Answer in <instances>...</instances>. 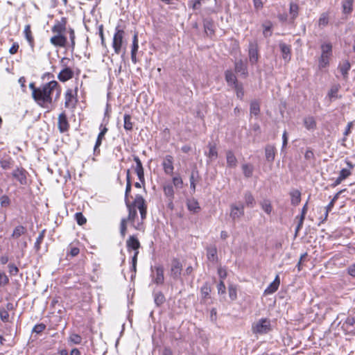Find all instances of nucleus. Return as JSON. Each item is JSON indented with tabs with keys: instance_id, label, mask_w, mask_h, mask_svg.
I'll list each match as a JSON object with an SVG mask.
<instances>
[{
	"instance_id": "aec40b11",
	"label": "nucleus",
	"mask_w": 355,
	"mask_h": 355,
	"mask_svg": "<svg viewBox=\"0 0 355 355\" xmlns=\"http://www.w3.org/2000/svg\"><path fill=\"white\" fill-rule=\"evenodd\" d=\"M340 84H334L331 86L328 93H327V97L329 98L330 101H332L333 100L340 98L342 96L341 95H338V92L340 89Z\"/></svg>"
},
{
	"instance_id": "680f3d73",
	"label": "nucleus",
	"mask_w": 355,
	"mask_h": 355,
	"mask_svg": "<svg viewBox=\"0 0 355 355\" xmlns=\"http://www.w3.org/2000/svg\"><path fill=\"white\" fill-rule=\"evenodd\" d=\"M8 272L10 275L15 276L18 274L19 270L17 266H15L14 263H9L8 266Z\"/></svg>"
},
{
	"instance_id": "f03ea898",
	"label": "nucleus",
	"mask_w": 355,
	"mask_h": 355,
	"mask_svg": "<svg viewBox=\"0 0 355 355\" xmlns=\"http://www.w3.org/2000/svg\"><path fill=\"white\" fill-rule=\"evenodd\" d=\"M67 24L68 19L65 17L55 21L54 25L51 27L53 35L50 38V42L58 48H65L69 45L73 51L76 46V33L74 29L71 27L67 29Z\"/></svg>"
},
{
	"instance_id": "0e129e2a",
	"label": "nucleus",
	"mask_w": 355,
	"mask_h": 355,
	"mask_svg": "<svg viewBox=\"0 0 355 355\" xmlns=\"http://www.w3.org/2000/svg\"><path fill=\"white\" fill-rule=\"evenodd\" d=\"M218 293V294H225L226 292V287L225 283L223 280H220L219 283L217 285Z\"/></svg>"
},
{
	"instance_id": "f3484780",
	"label": "nucleus",
	"mask_w": 355,
	"mask_h": 355,
	"mask_svg": "<svg viewBox=\"0 0 355 355\" xmlns=\"http://www.w3.org/2000/svg\"><path fill=\"white\" fill-rule=\"evenodd\" d=\"M141 247V244L138 239L132 235L130 236L128 239L126 241V248L128 252H130L131 251L139 252V249Z\"/></svg>"
},
{
	"instance_id": "2eb2a0df",
	"label": "nucleus",
	"mask_w": 355,
	"mask_h": 355,
	"mask_svg": "<svg viewBox=\"0 0 355 355\" xmlns=\"http://www.w3.org/2000/svg\"><path fill=\"white\" fill-rule=\"evenodd\" d=\"M153 282L157 285H162L164 282V268L161 265L155 266L153 270Z\"/></svg>"
},
{
	"instance_id": "79ce46f5",
	"label": "nucleus",
	"mask_w": 355,
	"mask_h": 355,
	"mask_svg": "<svg viewBox=\"0 0 355 355\" xmlns=\"http://www.w3.org/2000/svg\"><path fill=\"white\" fill-rule=\"evenodd\" d=\"M209 153L207 157L211 159H215L218 157V151L216 144H209Z\"/></svg>"
},
{
	"instance_id": "473e14b6",
	"label": "nucleus",
	"mask_w": 355,
	"mask_h": 355,
	"mask_svg": "<svg viewBox=\"0 0 355 355\" xmlns=\"http://www.w3.org/2000/svg\"><path fill=\"white\" fill-rule=\"evenodd\" d=\"M300 7L297 3L291 2L289 5V15L291 19L293 21L298 17Z\"/></svg>"
},
{
	"instance_id": "338daca9",
	"label": "nucleus",
	"mask_w": 355,
	"mask_h": 355,
	"mask_svg": "<svg viewBox=\"0 0 355 355\" xmlns=\"http://www.w3.org/2000/svg\"><path fill=\"white\" fill-rule=\"evenodd\" d=\"M218 275L220 280L224 282V279L227 277V272L225 268L220 267L218 268Z\"/></svg>"
},
{
	"instance_id": "5fc2aeb1",
	"label": "nucleus",
	"mask_w": 355,
	"mask_h": 355,
	"mask_svg": "<svg viewBox=\"0 0 355 355\" xmlns=\"http://www.w3.org/2000/svg\"><path fill=\"white\" fill-rule=\"evenodd\" d=\"M233 87L236 92V96L241 100H242L244 96L243 85L241 84L238 83L235 85Z\"/></svg>"
},
{
	"instance_id": "864d4df0",
	"label": "nucleus",
	"mask_w": 355,
	"mask_h": 355,
	"mask_svg": "<svg viewBox=\"0 0 355 355\" xmlns=\"http://www.w3.org/2000/svg\"><path fill=\"white\" fill-rule=\"evenodd\" d=\"M75 220L78 225H83L87 223V218L83 216L81 212H77L74 216Z\"/></svg>"
},
{
	"instance_id": "7ed1b4c3",
	"label": "nucleus",
	"mask_w": 355,
	"mask_h": 355,
	"mask_svg": "<svg viewBox=\"0 0 355 355\" xmlns=\"http://www.w3.org/2000/svg\"><path fill=\"white\" fill-rule=\"evenodd\" d=\"M131 190L132 180H128V182H126L124 201L129 212V219L132 220L137 217V210L138 209L142 223L147 216L148 205L144 197L140 194H137L134 199L131 200L130 199L132 198L130 194Z\"/></svg>"
},
{
	"instance_id": "6ab92c4d",
	"label": "nucleus",
	"mask_w": 355,
	"mask_h": 355,
	"mask_svg": "<svg viewBox=\"0 0 355 355\" xmlns=\"http://www.w3.org/2000/svg\"><path fill=\"white\" fill-rule=\"evenodd\" d=\"M244 215V206L231 205L230 216L233 220L238 219Z\"/></svg>"
},
{
	"instance_id": "e433bc0d",
	"label": "nucleus",
	"mask_w": 355,
	"mask_h": 355,
	"mask_svg": "<svg viewBox=\"0 0 355 355\" xmlns=\"http://www.w3.org/2000/svg\"><path fill=\"white\" fill-rule=\"evenodd\" d=\"M235 71L237 73H241L244 75V76H247L248 70L246 66L243 64L242 60H239L235 63Z\"/></svg>"
},
{
	"instance_id": "9d476101",
	"label": "nucleus",
	"mask_w": 355,
	"mask_h": 355,
	"mask_svg": "<svg viewBox=\"0 0 355 355\" xmlns=\"http://www.w3.org/2000/svg\"><path fill=\"white\" fill-rule=\"evenodd\" d=\"M252 330L254 334H264L271 330L270 321L268 318H261L257 322L252 324Z\"/></svg>"
},
{
	"instance_id": "393cba45",
	"label": "nucleus",
	"mask_w": 355,
	"mask_h": 355,
	"mask_svg": "<svg viewBox=\"0 0 355 355\" xmlns=\"http://www.w3.org/2000/svg\"><path fill=\"white\" fill-rule=\"evenodd\" d=\"M162 189H163L164 196L167 198H171V199L174 198V196H175L174 187H173V185L171 182L164 183L162 185Z\"/></svg>"
},
{
	"instance_id": "5701e85b",
	"label": "nucleus",
	"mask_w": 355,
	"mask_h": 355,
	"mask_svg": "<svg viewBox=\"0 0 355 355\" xmlns=\"http://www.w3.org/2000/svg\"><path fill=\"white\" fill-rule=\"evenodd\" d=\"M338 69L340 72L341 73L343 78L345 80H347L348 78V72L351 69V64L349 60H345L343 61L338 66Z\"/></svg>"
},
{
	"instance_id": "4c0bfd02",
	"label": "nucleus",
	"mask_w": 355,
	"mask_h": 355,
	"mask_svg": "<svg viewBox=\"0 0 355 355\" xmlns=\"http://www.w3.org/2000/svg\"><path fill=\"white\" fill-rule=\"evenodd\" d=\"M123 127L125 130L131 131L133 129V123L132 122V116L129 114H125L123 116Z\"/></svg>"
},
{
	"instance_id": "a19ab883",
	"label": "nucleus",
	"mask_w": 355,
	"mask_h": 355,
	"mask_svg": "<svg viewBox=\"0 0 355 355\" xmlns=\"http://www.w3.org/2000/svg\"><path fill=\"white\" fill-rule=\"evenodd\" d=\"M250 114L257 116L260 113V105L257 101H253L250 103Z\"/></svg>"
},
{
	"instance_id": "052dcab7",
	"label": "nucleus",
	"mask_w": 355,
	"mask_h": 355,
	"mask_svg": "<svg viewBox=\"0 0 355 355\" xmlns=\"http://www.w3.org/2000/svg\"><path fill=\"white\" fill-rule=\"evenodd\" d=\"M0 204H1V206L3 207H7L10 206V198L6 195L2 196L0 198Z\"/></svg>"
},
{
	"instance_id": "49530a36",
	"label": "nucleus",
	"mask_w": 355,
	"mask_h": 355,
	"mask_svg": "<svg viewBox=\"0 0 355 355\" xmlns=\"http://www.w3.org/2000/svg\"><path fill=\"white\" fill-rule=\"evenodd\" d=\"M173 187L182 189L183 187V180L180 175L172 177V183Z\"/></svg>"
},
{
	"instance_id": "6e6d98bb",
	"label": "nucleus",
	"mask_w": 355,
	"mask_h": 355,
	"mask_svg": "<svg viewBox=\"0 0 355 355\" xmlns=\"http://www.w3.org/2000/svg\"><path fill=\"white\" fill-rule=\"evenodd\" d=\"M9 277L4 272H0V287H4L9 284Z\"/></svg>"
},
{
	"instance_id": "4d7b16f0",
	"label": "nucleus",
	"mask_w": 355,
	"mask_h": 355,
	"mask_svg": "<svg viewBox=\"0 0 355 355\" xmlns=\"http://www.w3.org/2000/svg\"><path fill=\"white\" fill-rule=\"evenodd\" d=\"M46 328V326L44 323H39L35 324L33 328V332L37 334L43 332Z\"/></svg>"
},
{
	"instance_id": "cd10ccee",
	"label": "nucleus",
	"mask_w": 355,
	"mask_h": 355,
	"mask_svg": "<svg viewBox=\"0 0 355 355\" xmlns=\"http://www.w3.org/2000/svg\"><path fill=\"white\" fill-rule=\"evenodd\" d=\"M279 48L282 53L283 59L285 60H290L291 54V47L284 42L279 43Z\"/></svg>"
},
{
	"instance_id": "a211bd4d",
	"label": "nucleus",
	"mask_w": 355,
	"mask_h": 355,
	"mask_svg": "<svg viewBox=\"0 0 355 355\" xmlns=\"http://www.w3.org/2000/svg\"><path fill=\"white\" fill-rule=\"evenodd\" d=\"M200 180V175L199 174V171H198L196 167H194L189 177L190 182V189L193 193L196 192V184L199 182Z\"/></svg>"
},
{
	"instance_id": "c9c22d12",
	"label": "nucleus",
	"mask_w": 355,
	"mask_h": 355,
	"mask_svg": "<svg viewBox=\"0 0 355 355\" xmlns=\"http://www.w3.org/2000/svg\"><path fill=\"white\" fill-rule=\"evenodd\" d=\"M242 171L245 178H248L252 176L254 167L250 164H243L241 166Z\"/></svg>"
},
{
	"instance_id": "412c9836",
	"label": "nucleus",
	"mask_w": 355,
	"mask_h": 355,
	"mask_svg": "<svg viewBox=\"0 0 355 355\" xmlns=\"http://www.w3.org/2000/svg\"><path fill=\"white\" fill-rule=\"evenodd\" d=\"M24 35L27 40L29 46L33 49L35 46V39L31 31V26L30 24H26L24 26Z\"/></svg>"
},
{
	"instance_id": "ea45409f",
	"label": "nucleus",
	"mask_w": 355,
	"mask_h": 355,
	"mask_svg": "<svg viewBox=\"0 0 355 355\" xmlns=\"http://www.w3.org/2000/svg\"><path fill=\"white\" fill-rule=\"evenodd\" d=\"M266 157L268 161H273L275 156V148L272 146H267L265 148Z\"/></svg>"
},
{
	"instance_id": "bf43d9fd",
	"label": "nucleus",
	"mask_w": 355,
	"mask_h": 355,
	"mask_svg": "<svg viewBox=\"0 0 355 355\" xmlns=\"http://www.w3.org/2000/svg\"><path fill=\"white\" fill-rule=\"evenodd\" d=\"M44 232H45V230H42L40 233L39 236H37V238L36 239V241L35 243V247L36 248L37 250H39L40 248V245L42 243L43 239L44 238Z\"/></svg>"
},
{
	"instance_id": "0eeeda50",
	"label": "nucleus",
	"mask_w": 355,
	"mask_h": 355,
	"mask_svg": "<svg viewBox=\"0 0 355 355\" xmlns=\"http://www.w3.org/2000/svg\"><path fill=\"white\" fill-rule=\"evenodd\" d=\"M183 270V266L180 259L174 257L169 263L168 275L174 280L180 278Z\"/></svg>"
},
{
	"instance_id": "c756f323",
	"label": "nucleus",
	"mask_w": 355,
	"mask_h": 355,
	"mask_svg": "<svg viewBox=\"0 0 355 355\" xmlns=\"http://www.w3.org/2000/svg\"><path fill=\"white\" fill-rule=\"evenodd\" d=\"M26 232H27V230H26V227H24L21 225H17L14 228L13 232L11 234V238L15 240H17L20 236L26 234Z\"/></svg>"
},
{
	"instance_id": "a878e982",
	"label": "nucleus",
	"mask_w": 355,
	"mask_h": 355,
	"mask_svg": "<svg viewBox=\"0 0 355 355\" xmlns=\"http://www.w3.org/2000/svg\"><path fill=\"white\" fill-rule=\"evenodd\" d=\"M304 125L308 130H314L316 129L317 123L315 118L312 116H306L303 120Z\"/></svg>"
},
{
	"instance_id": "a18cd8bd",
	"label": "nucleus",
	"mask_w": 355,
	"mask_h": 355,
	"mask_svg": "<svg viewBox=\"0 0 355 355\" xmlns=\"http://www.w3.org/2000/svg\"><path fill=\"white\" fill-rule=\"evenodd\" d=\"M211 291V287L209 286L208 283L204 284V285L200 288V293H201L202 297L205 300L207 299L209 296Z\"/></svg>"
},
{
	"instance_id": "39448f33",
	"label": "nucleus",
	"mask_w": 355,
	"mask_h": 355,
	"mask_svg": "<svg viewBox=\"0 0 355 355\" xmlns=\"http://www.w3.org/2000/svg\"><path fill=\"white\" fill-rule=\"evenodd\" d=\"M321 55L318 58V67L324 69L329 66L332 55V45L330 42L321 44Z\"/></svg>"
},
{
	"instance_id": "bb28decb",
	"label": "nucleus",
	"mask_w": 355,
	"mask_h": 355,
	"mask_svg": "<svg viewBox=\"0 0 355 355\" xmlns=\"http://www.w3.org/2000/svg\"><path fill=\"white\" fill-rule=\"evenodd\" d=\"M291 202L293 206L298 205L301 202V192L298 189H293L290 191Z\"/></svg>"
},
{
	"instance_id": "2f4dec72",
	"label": "nucleus",
	"mask_w": 355,
	"mask_h": 355,
	"mask_svg": "<svg viewBox=\"0 0 355 355\" xmlns=\"http://www.w3.org/2000/svg\"><path fill=\"white\" fill-rule=\"evenodd\" d=\"M227 165L229 168H235L237 165V159L232 150L226 153Z\"/></svg>"
},
{
	"instance_id": "72a5a7b5",
	"label": "nucleus",
	"mask_w": 355,
	"mask_h": 355,
	"mask_svg": "<svg viewBox=\"0 0 355 355\" xmlns=\"http://www.w3.org/2000/svg\"><path fill=\"white\" fill-rule=\"evenodd\" d=\"M187 209L194 214L199 212L200 210L199 203L196 199L188 200L187 202Z\"/></svg>"
},
{
	"instance_id": "ddd939ff",
	"label": "nucleus",
	"mask_w": 355,
	"mask_h": 355,
	"mask_svg": "<svg viewBox=\"0 0 355 355\" xmlns=\"http://www.w3.org/2000/svg\"><path fill=\"white\" fill-rule=\"evenodd\" d=\"M70 128L67 116L64 112H61L58 118V129L61 133L68 132Z\"/></svg>"
},
{
	"instance_id": "603ef678",
	"label": "nucleus",
	"mask_w": 355,
	"mask_h": 355,
	"mask_svg": "<svg viewBox=\"0 0 355 355\" xmlns=\"http://www.w3.org/2000/svg\"><path fill=\"white\" fill-rule=\"evenodd\" d=\"M261 205L263 210L268 214H270L272 212V207L271 205L270 200H263L261 202Z\"/></svg>"
},
{
	"instance_id": "423d86ee",
	"label": "nucleus",
	"mask_w": 355,
	"mask_h": 355,
	"mask_svg": "<svg viewBox=\"0 0 355 355\" xmlns=\"http://www.w3.org/2000/svg\"><path fill=\"white\" fill-rule=\"evenodd\" d=\"M124 36V30L121 28L120 26H116L112 43V48L116 54H119L121 51L123 44Z\"/></svg>"
},
{
	"instance_id": "4468645a",
	"label": "nucleus",
	"mask_w": 355,
	"mask_h": 355,
	"mask_svg": "<svg viewBox=\"0 0 355 355\" xmlns=\"http://www.w3.org/2000/svg\"><path fill=\"white\" fill-rule=\"evenodd\" d=\"M133 160L136 163V166H135V172L136 173L139 181L143 184H145L144 168L142 162L137 155H133Z\"/></svg>"
},
{
	"instance_id": "f704fd0d",
	"label": "nucleus",
	"mask_w": 355,
	"mask_h": 355,
	"mask_svg": "<svg viewBox=\"0 0 355 355\" xmlns=\"http://www.w3.org/2000/svg\"><path fill=\"white\" fill-rule=\"evenodd\" d=\"M225 80L230 86L234 87L235 85L238 84L237 78L232 71L227 70L225 73Z\"/></svg>"
},
{
	"instance_id": "c03bdc74",
	"label": "nucleus",
	"mask_w": 355,
	"mask_h": 355,
	"mask_svg": "<svg viewBox=\"0 0 355 355\" xmlns=\"http://www.w3.org/2000/svg\"><path fill=\"white\" fill-rule=\"evenodd\" d=\"M329 14L327 12L322 13L318 19V26L322 28L327 26L329 24Z\"/></svg>"
},
{
	"instance_id": "6e6552de",
	"label": "nucleus",
	"mask_w": 355,
	"mask_h": 355,
	"mask_svg": "<svg viewBox=\"0 0 355 355\" xmlns=\"http://www.w3.org/2000/svg\"><path fill=\"white\" fill-rule=\"evenodd\" d=\"M62 68L57 76L58 79L61 83H66L72 79L75 73L78 76L80 73V70L78 69L75 71L72 68L66 64H62Z\"/></svg>"
},
{
	"instance_id": "20e7f679",
	"label": "nucleus",
	"mask_w": 355,
	"mask_h": 355,
	"mask_svg": "<svg viewBox=\"0 0 355 355\" xmlns=\"http://www.w3.org/2000/svg\"><path fill=\"white\" fill-rule=\"evenodd\" d=\"M78 78H76L73 88L68 87L64 94V105L66 109L74 110L78 103Z\"/></svg>"
},
{
	"instance_id": "37998d69",
	"label": "nucleus",
	"mask_w": 355,
	"mask_h": 355,
	"mask_svg": "<svg viewBox=\"0 0 355 355\" xmlns=\"http://www.w3.org/2000/svg\"><path fill=\"white\" fill-rule=\"evenodd\" d=\"M166 300L164 295L162 292L159 291L154 293V301L157 306H161Z\"/></svg>"
},
{
	"instance_id": "c85d7f7f",
	"label": "nucleus",
	"mask_w": 355,
	"mask_h": 355,
	"mask_svg": "<svg viewBox=\"0 0 355 355\" xmlns=\"http://www.w3.org/2000/svg\"><path fill=\"white\" fill-rule=\"evenodd\" d=\"M207 257L209 261L216 263L218 261L217 249L216 246L207 248Z\"/></svg>"
},
{
	"instance_id": "8fccbe9b",
	"label": "nucleus",
	"mask_w": 355,
	"mask_h": 355,
	"mask_svg": "<svg viewBox=\"0 0 355 355\" xmlns=\"http://www.w3.org/2000/svg\"><path fill=\"white\" fill-rule=\"evenodd\" d=\"M139 49V40L137 33H135L132 37L131 46V54H137Z\"/></svg>"
},
{
	"instance_id": "f257e3e1",
	"label": "nucleus",
	"mask_w": 355,
	"mask_h": 355,
	"mask_svg": "<svg viewBox=\"0 0 355 355\" xmlns=\"http://www.w3.org/2000/svg\"><path fill=\"white\" fill-rule=\"evenodd\" d=\"M32 98L40 107L48 109L54 101H57L61 94V86L56 80H51L37 87L32 82L29 84Z\"/></svg>"
},
{
	"instance_id": "3c124183",
	"label": "nucleus",
	"mask_w": 355,
	"mask_h": 355,
	"mask_svg": "<svg viewBox=\"0 0 355 355\" xmlns=\"http://www.w3.org/2000/svg\"><path fill=\"white\" fill-rule=\"evenodd\" d=\"M228 293L230 298L234 301L237 298V288L235 285L230 284L228 286Z\"/></svg>"
},
{
	"instance_id": "1a4fd4ad",
	"label": "nucleus",
	"mask_w": 355,
	"mask_h": 355,
	"mask_svg": "<svg viewBox=\"0 0 355 355\" xmlns=\"http://www.w3.org/2000/svg\"><path fill=\"white\" fill-rule=\"evenodd\" d=\"M345 163L347 167L340 170L338 178L331 184V187H335L339 185L343 181L346 180L352 174V170L354 168V165L348 159H345Z\"/></svg>"
},
{
	"instance_id": "b1692460",
	"label": "nucleus",
	"mask_w": 355,
	"mask_h": 355,
	"mask_svg": "<svg viewBox=\"0 0 355 355\" xmlns=\"http://www.w3.org/2000/svg\"><path fill=\"white\" fill-rule=\"evenodd\" d=\"M280 284V280L279 275H277L273 280L272 282H271L269 286L266 288L264 291L265 294H272L275 292H276Z\"/></svg>"
},
{
	"instance_id": "9b49d317",
	"label": "nucleus",
	"mask_w": 355,
	"mask_h": 355,
	"mask_svg": "<svg viewBox=\"0 0 355 355\" xmlns=\"http://www.w3.org/2000/svg\"><path fill=\"white\" fill-rule=\"evenodd\" d=\"M12 175L21 185H26L28 173L23 167H17L13 170Z\"/></svg>"
},
{
	"instance_id": "7c9ffc66",
	"label": "nucleus",
	"mask_w": 355,
	"mask_h": 355,
	"mask_svg": "<svg viewBox=\"0 0 355 355\" xmlns=\"http://www.w3.org/2000/svg\"><path fill=\"white\" fill-rule=\"evenodd\" d=\"M354 0H343L341 3L344 15H350L353 11Z\"/></svg>"
},
{
	"instance_id": "69168bd1",
	"label": "nucleus",
	"mask_w": 355,
	"mask_h": 355,
	"mask_svg": "<svg viewBox=\"0 0 355 355\" xmlns=\"http://www.w3.org/2000/svg\"><path fill=\"white\" fill-rule=\"evenodd\" d=\"M19 49V43L17 42H15L12 43V46L9 49V53L11 55H15L18 52V50Z\"/></svg>"
},
{
	"instance_id": "dca6fc26",
	"label": "nucleus",
	"mask_w": 355,
	"mask_h": 355,
	"mask_svg": "<svg viewBox=\"0 0 355 355\" xmlns=\"http://www.w3.org/2000/svg\"><path fill=\"white\" fill-rule=\"evenodd\" d=\"M137 218H135L133 220L129 219V214L128 215L127 218H123L121 220L120 223V234L123 238L125 237L126 232H127V222L129 221L131 223L132 225L136 229V230H140V224L137 223V225H135V220Z\"/></svg>"
},
{
	"instance_id": "13d9d810",
	"label": "nucleus",
	"mask_w": 355,
	"mask_h": 355,
	"mask_svg": "<svg viewBox=\"0 0 355 355\" xmlns=\"http://www.w3.org/2000/svg\"><path fill=\"white\" fill-rule=\"evenodd\" d=\"M103 140V139H100L98 137H97V139H96V143H95V145L94 147V155L95 156H98L101 153L100 146L102 144Z\"/></svg>"
},
{
	"instance_id": "774afa93",
	"label": "nucleus",
	"mask_w": 355,
	"mask_h": 355,
	"mask_svg": "<svg viewBox=\"0 0 355 355\" xmlns=\"http://www.w3.org/2000/svg\"><path fill=\"white\" fill-rule=\"evenodd\" d=\"M304 158L306 160L314 159L315 156L313 150L311 148H307L304 153Z\"/></svg>"
},
{
	"instance_id": "f8f14e48",
	"label": "nucleus",
	"mask_w": 355,
	"mask_h": 355,
	"mask_svg": "<svg viewBox=\"0 0 355 355\" xmlns=\"http://www.w3.org/2000/svg\"><path fill=\"white\" fill-rule=\"evenodd\" d=\"M163 171L166 175L172 176L174 172V158L171 155H166L162 162Z\"/></svg>"
},
{
	"instance_id": "e2e57ef3",
	"label": "nucleus",
	"mask_w": 355,
	"mask_h": 355,
	"mask_svg": "<svg viewBox=\"0 0 355 355\" xmlns=\"http://www.w3.org/2000/svg\"><path fill=\"white\" fill-rule=\"evenodd\" d=\"M0 318L3 322H8L9 313L7 310L4 309H0Z\"/></svg>"
},
{
	"instance_id": "58836bf2",
	"label": "nucleus",
	"mask_w": 355,
	"mask_h": 355,
	"mask_svg": "<svg viewBox=\"0 0 355 355\" xmlns=\"http://www.w3.org/2000/svg\"><path fill=\"white\" fill-rule=\"evenodd\" d=\"M259 59L258 50L256 48L252 47L249 50V60L250 62L254 64L257 62Z\"/></svg>"
},
{
	"instance_id": "4be33fe9",
	"label": "nucleus",
	"mask_w": 355,
	"mask_h": 355,
	"mask_svg": "<svg viewBox=\"0 0 355 355\" xmlns=\"http://www.w3.org/2000/svg\"><path fill=\"white\" fill-rule=\"evenodd\" d=\"M345 189H343V190H340V191H338V193H336L335 194V196L333 197V198L331 199V200L330 201V202L327 205V206L325 207V209H326V211H325V214H324V219L322 220V222H324L325 221L327 218H328V215H329V212L331 211V209H333L336 202L337 201V200L339 198V196L341 193H343V191H345Z\"/></svg>"
},
{
	"instance_id": "09e8293b",
	"label": "nucleus",
	"mask_w": 355,
	"mask_h": 355,
	"mask_svg": "<svg viewBox=\"0 0 355 355\" xmlns=\"http://www.w3.org/2000/svg\"><path fill=\"white\" fill-rule=\"evenodd\" d=\"M245 205L248 207H252L255 204V200L250 192H246L244 196Z\"/></svg>"
},
{
	"instance_id": "de8ad7c7",
	"label": "nucleus",
	"mask_w": 355,
	"mask_h": 355,
	"mask_svg": "<svg viewBox=\"0 0 355 355\" xmlns=\"http://www.w3.org/2000/svg\"><path fill=\"white\" fill-rule=\"evenodd\" d=\"M68 340L73 344L80 345L82 342V337L78 334L73 333L69 335Z\"/></svg>"
}]
</instances>
